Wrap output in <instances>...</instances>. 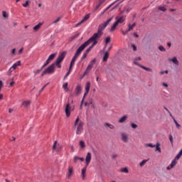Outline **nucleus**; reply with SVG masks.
<instances>
[{
    "mask_svg": "<svg viewBox=\"0 0 182 182\" xmlns=\"http://www.w3.org/2000/svg\"><path fill=\"white\" fill-rule=\"evenodd\" d=\"M90 161H92V154L88 152L85 157L86 167L90 164Z\"/></svg>",
    "mask_w": 182,
    "mask_h": 182,
    "instance_id": "obj_10",
    "label": "nucleus"
},
{
    "mask_svg": "<svg viewBox=\"0 0 182 182\" xmlns=\"http://www.w3.org/2000/svg\"><path fill=\"white\" fill-rule=\"evenodd\" d=\"M89 90H90V83L88 82L85 85V92L84 94V97L86 96V95H87V93H89Z\"/></svg>",
    "mask_w": 182,
    "mask_h": 182,
    "instance_id": "obj_18",
    "label": "nucleus"
},
{
    "mask_svg": "<svg viewBox=\"0 0 182 182\" xmlns=\"http://www.w3.org/2000/svg\"><path fill=\"white\" fill-rule=\"evenodd\" d=\"M96 63V58H94L92 60L90 61V65L93 68L95 66V64Z\"/></svg>",
    "mask_w": 182,
    "mask_h": 182,
    "instance_id": "obj_35",
    "label": "nucleus"
},
{
    "mask_svg": "<svg viewBox=\"0 0 182 182\" xmlns=\"http://www.w3.org/2000/svg\"><path fill=\"white\" fill-rule=\"evenodd\" d=\"M74 163H77V161L79 160V156H74Z\"/></svg>",
    "mask_w": 182,
    "mask_h": 182,
    "instance_id": "obj_52",
    "label": "nucleus"
},
{
    "mask_svg": "<svg viewBox=\"0 0 182 182\" xmlns=\"http://www.w3.org/2000/svg\"><path fill=\"white\" fill-rule=\"evenodd\" d=\"M29 4H31V1H26L25 4H23V6L24 8H28V6H29Z\"/></svg>",
    "mask_w": 182,
    "mask_h": 182,
    "instance_id": "obj_39",
    "label": "nucleus"
},
{
    "mask_svg": "<svg viewBox=\"0 0 182 182\" xmlns=\"http://www.w3.org/2000/svg\"><path fill=\"white\" fill-rule=\"evenodd\" d=\"M163 86H164L165 87H168V85H167L166 83L164 82Z\"/></svg>",
    "mask_w": 182,
    "mask_h": 182,
    "instance_id": "obj_62",
    "label": "nucleus"
},
{
    "mask_svg": "<svg viewBox=\"0 0 182 182\" xmlns=\"http://www.w3.org/2000/svg\"><path fill=\"white\" fill-rule=\"evenodd\" d=\"M147 163V160L144 159L141 162H140L139 166L140 167H143V166H144V164H146Z\"/></svg>",
    "mask_w": 182,
    "mask_h": 182,
    "instance_id": "obj_41",
    "label": "nucleus"
},
{
    "mask_svg": "<svg viewBox=\"0 0 182 182\" xmlns=\"http://www.w3.org/2000/svg\"><path fill=\"white\" fill-rule=\"evenodd\" d=\"M43 68H42V67L41 68V69L36 70V71H34V74L35 75H39V73H41V72H42V70Z\"/></svg>",
    "mask_w": 182,
    "mask_h": 182,
    "instance_id": "obj_43",
    "label": "nucleus"
},
{
    "mask_svg": "<svg viewBox=\"0 0 182 182\" xmlns=\"http://www.w3.org/2000/svg\"><path fill=\"white\" fill-rule=\"evenodd\" d=\"M80 149H85V147H86V144L85 143L84 141H80Z\"/></svg>",
    "mask_w": 182,
    "mask_h": 182,
    "instance_id": "obj_30",
    "label": "nucleus"
},
{
    "mask_svg": "<svg viewBox=\"0 0 182 182\" xmlns=\"http://www.w3.org/2000/svg\"><path fill=\"white\" fill-rule=\"evenodd\" d=\"M84 124L85 123L80 121V119L77 117L74 123V126L76 127V134H82Z\"/></svg>",
    "mask_w": 182,
    "mask_h": 182,
    "instance_id": "obj_4",
    "label": "nucleus"
},
{
    "mask_svg": "<svg viewBox=\"0 0 182 182\" xmlns=\"http://www.w3.org/2000/svg\"><path fill=\"white\" fill-rule=\"evenodd\" d=\"M58 146V141H55L53 146V150H56V146Z\"/></svg>",
    "mask_w": 182,
    "mask_h": 182,
    "instance_id": "obj_46",
    "label": "nucleus"
},
{
    "mask_svg": "<svg viewBox=\"0 0 182 182\" xmlns=\"http://www.w3.org/2000/svg\"><path fill=\"white\" fill-rule=\"evenodd\" d=\"M22 52H23V48H21V49L18 50V55H21V54L22 53Z\"/></svg>",
    "mask_w": 182,
    "mask_h": 182,
    "instance_id": "obj_57",
    "label": "nucleus"
},
{
    "mask_svg": "<svg viewBox=\"0 0 182 182\" xmlns=\"http://www.w3.org/2000/svg\"><path fill=\"white\" fill-rule=\"evenodd\" d=\"M107 59H109V51H106L104 54L102 62H107Z\"/></svg>",
    "mask_w": 182,
    "mask_h": 182,
    "instance_id": "obj_22",
    "label": "nucleus"
},
{
    "mask_svg": "<svg viewBox=\"0 0 182 182\" xmlns=\"http://www.w3.org/2000/svg\"><path fill=\"white\" fill-rule=\"evenodd\" d=\"M96 63V58H94L92 60L90 61V65L93 68L95 66V64Z\"/></svg>",
    "mask_w": 182,
    "mask_h": 182,
    "instance_id": "obj_37",
    "label": "nucleus"
},
{
    "mask_svg": "<svg viewBox=\"0 0 182 182\" xmlns=\"http://www.w3.org/2000/svg\"><path fill=\"white\" fill-rule=\"evenodd\" d=\"M146 147H151V149L155 147V151H159V153H161V148L160 147V143H156V145L153 144H146Z\"/></svg>",
    "mask_w": 182,
    "mask_h": 182,
    "instance_id": "obj_6",
    "label": "nucleus"
},
{
    "mask_svg": "<svg viewBox=\"0 0 182 182\" xmlns=\"http://www.w3.org/2000/svg\"><path fill=\"white\" fill-rule=\"evenodd\" d=\"M61 17H58L53 22V23H58V22H59V21H60Z\"/></svg>",
    "mask_w": 182,
    "mask_h": 182,
    "instance_id": "obj_48",
    "label": "nucleus"
},
{
    "mask_svg": "<svg viewBox=\"0 0 182 182\" xmlns=\"http://www.w3.org/2000/svg\"><path fill=\"white\" fill-rule=\"evenodd\" d=\"M10 141H15V140H16V138H15V136H12L11 139H9Z\"/></svg>",
    "mask_w": 182,
    "mask_h": 182,
    "instance_id": "obj_59",
    "label": "nucleus"
},
{
    "mask_svg": "<svg viewBox=\"0 0 182 182\" xmlns=\"http://www.w3.org/2000/svg\"><path fill=\"white\" fill-rule=\"evenodd\" d=\"M70 110H72V107H70V104L68 103L65 107V114L67 117H69L70 116Z\"/></svg>",
    "mask_w": 182,
    "mask_h": 182,
    "instance_id": "obj_12",
    "label": "nucleus"
},
{
    "mask_svg": "<svg viewBox=\"0 0 182 182\" xmlns=\"http://www.w3.org/2000/svg\"><path fill=\"white\" fill-rule=\"evenodd\" d=\"M168 62H172V63H173V65H176V66H178L179 65V62L178 60L177 59V57H173L172 58H168Z\"/></svg>",
    "mask_w": 182,
    "mask_h": 182,
    "instance_id": "obj_15",
    "label": "nucleus"
},
{
    "mask_svg": "<svg viewBox=\"0 0 182 182\" xmlns=\"http://www.w3.org/2000/svg\"><path fill=\"white\" fill-rule=\"evenodd\" d=\"M159 11H161L162 12H166L167 11V8H166V6H159L158 7Z\"/></svg>",
    "mask_w": 182,
    "mask_h": 182,
    "instance_id": "obj_26",
    "label": "nucleus"
},
{
    "mask_svg": "<svg viewBox=\"0 0 182 182\" xmlns=\"http://www.w3.org/2000/svg\"><path fill=\"white\" fill-rule=\"evenodd\" d=\"M55 57H56V53H53V54L50 55L46 61V63L42 66V69H43L44 68H46V66H48V65H49L50 63V62H52V60H53L55 59Z\"/></svg>",
    "mask_w": 182,
    "mask_h": 182,
    "instance_id": "obj_7",
    "label": "nucleus"
},
{
    "mask_svg": "<svg viewBox=\"0 0 182 182\" xmlns=\"http://www.w3.org/2000/svg\"><path fill=\"white\" fill-rule=\"evenodd\" d=\"M121 173H129V168L127 167L121 168Z\"/></svg>",
    "mask_w": 182,
    "mask_h": 182,
    "instance_id": "obj_31",
    "label": "nucleus"
},
{
    "mask_svg": "<svg viewBox=\"0 0 182 182\" xmlns=\"http://www.w3.org/2000/svg\"><path fill=\"white\" fill-rule=\"evenodd\" d=\"M70 75V71H68L66 74H65V75L64 76V80L65 79H68V76H69Z\"/></svg>",
    "mask_w": 182,
    "mask_h": 182,
    "instance_id": "obj_55",
    "label": "nucleus"
},
{
    "mask_svg": "<svg viewBox=\"0 0 182 182\" xmlns=\"http://www.w3.org/2000/svg\"><path fill=\"white\" fill-rule=\"evenodd\" d=\"M83 46L78 48L77 50H76L71 62H70V68H73V66H75V63L76 62V59H77V58H79L80 53H82V50L83 49Z\"/></svg>",
    "mask_w": 182,
    "mask_h": 182,
    "instance_id": "obj_5",
    "label": "nucleus"
},
{
    "mask_svg": "<svg viewBox=\"0 0 182 182\" xmlns=\"http://www.w3.org/2000/svg\"><path fill=\"white\" fill-rule=\"evenodd\" d=\"M80 161H85V158L79 157Z\"/></svg>",
    "mask_w": 182,
    "mask_h": 182,
    "instance_id": "obj_63",
    "label": "nucleus"
},
{
    "mask_svg": "<svg viewBox=\"0 0 182 182\" xmlns=\"http://www.w3.org/2000/svg\"><path fill=\"white\" fill-rule=\"evenodd\" d=\"M112 19L113 17H111L105 23H101L98 27L97 32L93 34L92 39H100V38H102V35H103V31L106 29V27L110 23V22H112Z\"/></svg>",
    "mask_w": 182,
    "mask_h": 182,
    "instance_id": "obj_1",
    "label": "nucleus"
},
{
    "mask_svg": "<svg viewBox=\"0 0 182 182\" xmlns=\"http://www.w3.org/2000/svg\"><path fill=\"white\" fill-rule=\"evenodd\" d=\"M132 48H133L134 52H136V50H137V47L136 46V45L132 44Z\"/></svg>",
    "mask_w": 182,
    "mask_h": 182,
    "instance_id": "obj_51",
    "label": "nucleus"
},
{
    "mask_svg": "<svg viewBox=\"0 0 182 182\" xmlns=\"http://www.w3.org/2000/svg\"><path fill=\"white\" fill-rule=\"evenodd\" d=\"M86 167L87 166H85V168H83L82 169L81 176H82V180H85V178L86 177Z\"/></svg>",
    "mask_w": 182,
    "mask_h": 182,
    "instance_id": "obj_23",
    "label": "nucleus"
},
{
    "mask_svg": "<svg viewBox=\"0 0 182 182\" xmlns=\"http://www.w3.org/2000/svg\"><path fill=\"white\" fill-rule=\"evenodd\" d=\"M11 53H13V55H15V53H16V49L14 48V49L11 50Z\"/></svg>",
    "mask_w": 182,
    "mask_h": 182,
    "instance_id": "obj_60",
    "label": "nucleus"
},
{
    "mask_svg": "<svg viewBox=\"0 0 182 182\" xmlns=\"http://www.w3.org/2000/svg\"><path fill=\"white\" fill-rule=\"evenodd\" d=\"M41 26H42V23H39L38 24L36 25L33 29V31H39V29H41Z\"/></svg>",
    "mask_w": 182,
    "mask_h": 182,
    "instance_id": "obj_25",
    "label": "nucleus"
},
{
    "mask_svg": "<svg viewBox=\"0 0 182 182\" xmlns=\"http://www.w3.org/2000/svg\"><path fill=\"white\" fill-rule=\"evenodd\" d=\"M81 92H82V87L80 86V85H77L75 88V93L77 96H79V95H80Z\"/></svg>",
    "mask_w": 182,
    "mask_h": 182,
    "instance_id": "obj_17",
    "label": "nucleus"
},
{
    "mask_svg": "<svg viewBox=\"0 0 182 182\" xmlns=\"http://www.w3.org/2000/svg\"><path fill=\"white\" fill-rule=\"evenodd\" d=\"M104 126H105V127H109V129H114V126L113 124H109V123H107V122L105 123V124H104Z\"/></svg>",
    "mask_w": 182,
    "mask_h": 182,
    "instance_id": "obj_29",
    "label": "nucleus"
},
{
    "mask_svg": "<svg viewBox=\"0 0 182 182\" xmlns=\"http://www.w3.org/2000/svg\"><path fill=\"white\" fill-rule=\"evenodd\" d=\"M92 69H93V67H92V65H90L88 64V65L84 73V76H86V75L89 74V72H90L92 70Z\"/></svg>",
    "mask_w": 182,
    "mask_h": 182,
    "instance_id": "obj_20",
    "label": "nucleus"
},
{
    "mask_svg": "<svg viewBox=\"0 0 182 182\" xmlns=\"http://www.w3.org/2000/svg\"><path fill=\"white\" fill-rule=\"evenodd\" d=\"M134 36H135V38H139V36L137 35L136 33H134Z\"/></svg>",
    "mask_w": 182,
    "mask_h": 182,
    "instance_id": "obj_64",
    "label": "nucleus"
},
{
    "mask_svg": "<svg viewBox=\"0 0 182 182\" xmlns=\"http://www.w3.org/2000/svg\"><path fill=\"white\" fill-rule=\"evenodd\" d=\"M107 43H110V37H107L105 39V48H106V46H107Z\"/></svg>",
    "mask_w": 182,
    "mask_h": 182,
    "instance_id": "obj_40",
    "label": "nucleus"
},
{
    "mask_svg": "<svg viewBox=\"0 0 182 182\" xmlns=\"http://www.w3.org/2000/svg\"><path fill=\"white\" fill-rule=\"evenodd\" d=\"M93 36H92L91 38H89L88 41H85L82 45H81L79 48H82L83 47V49L82 50V52H83V50H85V49H86V48H87V46H89L90 43H92V46H90L85 51V53H89V52H90V50H92L93 49V48H95V46H96V45H97V38H95L92 39Z\"/></svg>",
    "mask_w": 182,
    "mask_h": 182,
    "instance_id": "obj_2",
    "label": "nucleus"
},
{
    "mask_svg": "<svg viewBox=\"0 0 182 182\" xmlns=\"http://www.w3.org/2000/svg\"><path fill=\"white\" fill-rule=\"evenodd\" d=\"M124 11L125 12L129 13V11H132V8L130 7V6H125Z\"/></svg>",
    "mask_w": 182,
    "mask_h": 182,
    "instance_id": "obj_33",
    "label": "nucleus"
},
{
    "mask_svg": "<svg viewBox=\"0 0 182 182\" xmlns=\"http://www.w3.org/2000/svg\"><path fill=\"white\" fill-rule=\"evenodd\" d=\"M134 65H136V66H141V65L139 64L136 60H134Z\"/></svg>",
    "mask_w": 182,
    "mask_h": 182,
    "instance_id": "obj_56",
    "label": "nucleus"
},
{
    "mask_svg": "<svg viewBox=\"0 0 182 182\" xmlns=\"http://www.w3.org/2000/svg\"><path fill=\"white\" fill-rule=\"evenodd\" d=\"M66 56V53L63 52V53H61L58 57L57 58L56 60H55V63H62V62H63V59H65Z\"/></svg>",
    "mask_w": 182,
    "mask_h": 182,
    "instance_id": "obj_8",
    "label": "nucleus"
},
{
    "mask_svg": "<svg viewBox=\"0 0 182 182\" xmlns=\"http://www.w3.org/2000/svg\"><path fill=\"white\" fill-rule=\"evenodd\" d=\"M89 18H90V14H87L85 16V17L82 18V20L77 23L75 26L77 27V26H80V25H82V23H83V22H86V21H87V19H89Z\"/></svg>",
    "mask_w": 182,
    "mask_h": 182,
    "instance_id": "obj_13",
    "label": "nucleus"
},
{
    "mask_svg": "<svg viewBox=\"0 0 182 182\" xmlns=\"http://www.w3.org/2000/svg\"><path fill=\"white\" fill-rule=\"evenodd\" d=\"M45 70L48 75L55 73V64H52L48 68H47Z\"/></svg>",
    "mask_w": 182,
    "mask_h": 182,
    "instance_id": "obj_9",
    "label": "nucleus"
},
{
    "mask_svg": "<svg viewBox=\"0 0 182 182\" xmlns=\"http://www.w3.org/2000/svg\"><path fill=\"white\" fill-rule=\"evenodd\" d=\"M96 63V58H94L92 60L90 61V65L93 68L95 66V64Z\"/></svg>",
    "mask_w": 182,
    "mask_h": 182,
    "instance_id": "obj_34",
    "label": "nucleus"
},
{
    "mask_svg": "<svg viewBox=\"0 0 182 182\" xmlns=\"http://www.w3.org/2000/svg\"><path fill=\"white\" fill-rule=\"evenodd\" d=\"M173 122H174L177 129H180V127H181V125H180V124H178V122H177V120H176V118H173Z\"/></svg>",
    "mask_w": 182,
    "mask_h": 182,
    "instance_id": "obj_38",
    "label": "nucleus"
},
{
    "mask_svg": "<svg viewBox=\"0 0 182 182\" xmlns=\"http://www.w3.org/2000/svg\"><path fill=\"white\" fill-rule=\"evenodd\" d=\"M121 140L124 143H128L129 142V134L127 133H122L121 134Z\"/></svg>",
    "mask_w": 182,
    "mask_h": 182,
    "instance_id": "obj_11",
    "label": "nucleus"
},
{
    "mask_svg": "<svg viewBox=\"0 0 182 182\" xmlns=\"http://www.w3.org/2000/svg\"><path fill=\"white\" fill-rule=\"evenodd\" d=\"M68 82H65L63 85V88L64 89V90H66V92H68Z\"/></svg>",
    "mask_w": 182,
    "mask_h": 182,
    "instance_id": "obj_42",
    "label": "nucleus"
},
{
    "mask_svg": "<svg viewBox=\"0 0 182 182\" xmlns=\"http://www.w3.org/2000/svg\"><path fill=\"white\" fill-rule=\"evenodd\" d=\"M86 58H87V53H84L81 59H82V60H83V59H86Z\"/></svg>",
    "mask_w": 182,
    "mask_h": 182,
    "instance_id": "obj_47",
    "label": "nucleus"
},
{
    "mask_svg": "<svg viewBox=\"0 0 182 182\" xmlns=\"http://www.w3.org/2000/svg\"><path fill=\"white\" fill-rule=\"evenodd\" d=\"M96 63V58H94L92 60L90 61V65L93 68L95 66V64Z\"/></svg>",
    "mask_w": 182,
    "mask_h": 182,
    "instance_id": "obj_36",
    "label": "nucleus"
},
{
    "mask_svg": "<svg viewBox=\"0 0 182 182\" xmlns=\"http://www.w3.org/2000/svg\"><path fill=\"white\" fill-rule=\"evenodd\" d=\"M53 65H55V68H56V66H57V68H58V69H60L62 68V65H60V63L58 64V63H53Z\"/></svg>",
    "mask_w": 182,
    "mask_h": 182,
    "instance_id": "obj_45",
    "label": "nucleus"
},
{
    "mask_svg": "<svg viewBox=\"0 0 182 182\" xmlns=\"http://www.w3.org/2000/svg\"><path fill=\"white\" fill-rule=\"evenodd\" d=\"M127 120V115H124L119 119V123H124Z\"/></svg>",
    "mask_w": 182,
    "mask_h": 182,
    "instance_id": "obj_24",
    "label": "nucleus"
},
{
    "mask_svg": "<svg viewBox=\"0 0 182 182\" xmlns=\"http://www.w3.org/2000/svg\"><path fill=\"white\" fill-rule=\"evenodd\" d=\"M177 159H173L171 164H170V166H171V168H174V167H176V165L177 164V161H176Z\"/></svg>",
    "mask_w": 182,
    "mask_h": 182,
    "instance_id": "obj_27",
    "label": "nucleus"
},
{
    "mask_svg": "<svg viewBox=\"0 0 182 182\" xmlns=\"http://www.w3.org/2000/svg\"><path fill=\"white\" fill-rule=\"evenodd\" d=\"M2 14H3V18H8L9 16L6 11H3Z\"/></svg>",
    "mask_w": 182,
    "mask_h": 182,
    "instance_id": "obj_49",
    "label": "nucleus"
},
{
    "mask_svg": "<svg viewBox=\"0 0 182 182\" xmlns=\"http://www.w3.org/2000/svg\"><path fill=\"white\" fill-rule=\"evenodd\" d=\"M134 28V27L133 26H132V24L129 23L128 25V28H129V31H133Z\"/></svg>",
    "mask_w": 182,
    "mask_h": 182,
    "instance_id": "obj_54",
    "label": "nucleus"
},
{
    "mask_svg": "<svg viewBox=\"0 0 182 182\" xmlns=\"http://www.w3.org/2000/svg\"><path fill=\"white\" fill-rule=\"evenodd\" d=\"M72 176H73V168L69 166L68 172L67 173V177H68V178L70 179V178H72Z\"/></svg>",
    "mask_w": 182,
    "mask_h": 182,
    "instance_id": "obj_16",
    "label": "nucleus"
},
{
    "mask_svg": "<svg viewBox=\"0 0 182 182\" xmlns=\"http://www.w3.org/2000/svg\"><path fill=\"white\" fill-rule=\"evenodd\" d=\"M139 68H141V69H144V70H146V72H153V70H151V68H149L147 67H145L144 65H139Z\"/></svg>",
    "mask_w": 182,
    "mask_h": 182,
    "instance_id": "obj_28",
    "label": "nucleus"
},
{
    "mask_svg": "<svg viewBox=\"0 0 182 182\" xmlns=\"http://www.w3.org/2000/svg\"><path fill=\"white\" fill-rule=\"evenodd\" d=\"M169 141H171V144H173V135L172 134L169 135Z\"/></svg>",
    "mask_w": 182,
    "mask_h": 182,
    "instance_id": "obj_53",
    "label": "nucleus"
},
{
    "mask_svg": "<svg viewBox=\"0 0 182 182\" xmlns=\"http://www.w3.org/2000/svg\"><path fill=\"white\" fill-rule=\"evenodd\" d=\"M119 1H120V2H123V1H122V0H117L116 1L113 2V3L111 4L109 6H108L104 10V11L102 13V15H103V14H105V12H106V11H108L112 6H113V5H114V4H116V2H119Z\"/></svg>",
    "mask_w": 182,
    "mask_h": 182,
    "instance_id": "obj_19",
    "label": "nucleus"
},
{
    "mask_svg": "<svg viewBox=\"0 0 182 182\" xmlns=\"http://www.w3.org/2000/svg\"><path fill=\"white\" fill-rule=\"evenodd\" d=\"M3 87H4V82H2V81L0 80V91H1V89H2Z\"/></svg>",
    "mask_w": 182,
    "mask_h": 182,
    "instance_id": "obj_58",
    "label": "nucleus"
},
{
    "mask_svg": "<svg viewBox=\"0 0 182 182\" xmlns=\"http://www.w3.org/2000/svg\"><path fill=\"white\" fill-rule=\"evenodd\" d=\"M105 1L106 0H100L98 4L95 8V11H97V9H99V8L103 5Z\"/></svg>",
    "mask_w": 182,
    "mask_h": 182,
    "instance_id": "obj_21",
    "label": "nucleus"
},
{
    "mask_svg": "<svg viewBox=\"0 0 182 182\" xmlns=\"http://www.w3.org/2000/svg\"><path fill=\"white\" fill-rule=\"evenodd\" d=\"M112 159H117V154H112Z\"/></svg>",
    "mask_w": 182,
    "mask_h": 182,
    "instance_id": "obj_61",
    "label": "nucleus"
},
{
    "mask_svg": "<svg viewBox=\"0 0 182 182\" xmlns=\"http://www.w3.org/2000/svg\"><path fill=\"white\" fill-rule=\"evenodd\" d=\"M23 106H25V107H28L29 105H31V101H24L22 103Z\"/></svg>",
    "mask_w": 182,
    "mask_h": 182,
    "instance_id": "obj_32",
    "label": "nucleus"
},
{
    "mask_svg": "<svg viewBox=\"0 0 182 182\" xmlns=\"http://www.w3.org/2000/svg\"><path fill=\"white\" fill-rule=\"evenodd\" d=\"M159 50L161 51V52H166V48L164 47H163V46H159Z\"/></svg>",
    "mask_w": 182,
    "mask_h": 182,
    "instance_id": "obj_44",
    "label": "nucleus"
},
{
    "mask_svg": "<svg viewBox=\"0 0 182 182\" xmlns=\"http://www.w3.org/2000/svg\"><path fill=\"white\" fill-rule=\"evenodd\" d=\"M131 127H132V129H137V124L132 123L131 124Z\"/></svg>",
    "mask_w": 182,
    "mask_h": 182,
    "instance_id": "obj_50",
    "label": "nucleus"
},
{
    "mask_svg": "<svg viewBox=\"0 0 182 182\" xmlns=\"http://www.w3.org/2000/svg\"><path fill=\"white\" fill-rule=\"evenodd\" d=\"M122 14H123V11L120 12L119 16L115 17L116 21L111 27V32H114V31H116V28L119 26V23H123V22L126 21V16H122Z\"/></svg>",
    "mask_w": 182,
    "mask_h": 182,
    "instance_id": "obj_3",
    "label": "nucleus"
},
{
    "mask_svg": "<svg viewBox=\"0 0 182 182\" xmlns=\"http://www.w3.org/2000/svg\"><path fill=\"white\" fill-rule=\"evenodd\" d=\"M18 66H21V61H17L15 63L12 67L9 69V72H14L18 68Z\"/></svg>",
    "mask_w": 182,
    "mask_h": 182,
    "instance_id": "obj_14",
    "label": "nucleus"
}]
</instances>
